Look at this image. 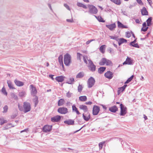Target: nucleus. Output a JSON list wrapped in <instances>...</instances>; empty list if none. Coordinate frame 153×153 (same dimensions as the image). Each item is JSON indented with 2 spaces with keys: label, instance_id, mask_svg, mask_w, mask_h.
Instances as JSON below:
<instances>
[{
  "label": "nucleus",
  "instance_id": "4c0bfd02",
  "mask_svg": "<svg viewBox=\"0 0 153 153\" xmlns=\"http://www.w3.org/2000/svg\"><path fill=\"white\" fill-rule=\"evenodd\" d=\"M111 1L114 3L120 5L121 4L120 0H110Z\"/></svg>",
  "mask_w": 153,
  "mask_h": 153
},
{
  "label": "nucleus",
  "instance_id": "f704fd0d",
  "mask_svg": "<svg viewBox=\"0 0 153 153\" xmlns=\"http://www.w3.org/2000/svg\"><path fill=\"white\" fill-rule=\"evenodd\" d=\"M1 91L2 93L4 95L7 96V92L6 91V89L4 87H3L1 90Z\"/></svg>",
  "mask_w": 153,
  "mask_h": 153
},
{
  "label": "nucleus",
  "instance_id": "7c9ffc66",
  "mask_svg": "<svg viewBox=\"0 0 153 153\" xmlns=\"http://www.w3.org/2000/svg\"><path fill=\"white\" fill-rule=\"evenodd\" d=\"M34 98L33 99V100L35 103V107H36L38 103V97L36 95L34 96Z\"/></svg>",
  "mask_w": 153,
  "mask_h": 153
},
{
  "label": "nucleus",
  "instance_id": "774afa93",
  "mask_svg": "<svg viewBox=\"0 0 153 153\" xmlns=\"http://www.w3.org/2000/svg\"><path fill=\"white\" fill-rule=\"evenodd\" d=\"M83 8H85V9H87V7L86 6V5H84V4H83V5H82V7Z\"/></svg>",
  "mask_w": 153,
  "mask_h": 153
},
{
  "label": "nucleus",
  "instance_id": "b1692460",
  "mask_svg": "<svg viewBox=\"0 0 153 153\" xmlns=\"http://www.w3.org/2000/svg\"><path fill=\"white\" fill-rule=\"evenodd\" d=\"M80 109L82 110L85 112H86L88 111V108L86 106L83 105H81L79 106Z\"/></svg>",
  "mask_w": 153,
  "mask_h": 153
},
{
  "label": "nucleus",
  "instance_id": "cd10ccee",
  "mask_svg": "<svg viewBox=\"0 0 153 153\" xmlns=\"http://www.w3.org/2000/svg\"><path fill=\"white\" fill-rule=\"evenodd\" d=\"M84 73L83 72H81L79 73L76 76V78H81L84 76Z\"/></svg>",
  "mask_w": 153,
  "mask_h": 153
},
{
  "label": "nucleus",
  "instance_id": "4be33fe9",
  "mask_svg": "<svg viewBox=\"0 0 153 153\" xmlns=\"http://www.w3.org/2000/svg\"><path fill=\"white\" fill-rule=\"evenodd\" d=\"M118 42L119 45H120L121 44L127 42V41L126 39L123 38H120L118 39Z\"/></svg>",
  "mask_w": 153,
  "mask_h": 153
},
{
  "label": "nucleus",
  "instance_id": "c03bdc74",
  "mask_svg": "<svg viewBox=\"0 0 153 153\" xmlns=\"http://www.w3.org/2000/svg\"><path fill=\"white\" fill-rule=\"evenodd\" d=\"M83 87L81 85L79 84L78 87V91L79 92H81L82 90Z\"/></svg>",
  "mask_w": 153,
  "mask_h": 153
},
{
  "label": "nucleus",
  "instance_id": "39448f33",
  "mask_svg": "<svg viewBox=\"0 0 153 153\" xmlns=\"http://www.w3.org/2000/svg\"><path fill=\"white\" fill-rule=\"evenodd\" d=\"M95 82L94 79L91 77L87 81V85L88 88H91L94 85Z\"/></svg>",
  "mask_w": 153,
  "mask_h": 153
},
{
  "label": "nucleus",
  "instance_id": "5fc2aeb1",
  "mask_svg": "<svg viewBox=\"0 0 153 153\" xmlns=\"http://www.w3.org/2000/svg\"><path fill=\"white\" fill-rule=\"evenodd\" d=\"M132 46L136 48H139V46L136 43L134 44H130Z\"/></svg>",
  "mask_w": 153,
  "mask_h": 153
},
{
  "label": "nucleus",
  "instance_id": "a211bd4d",
  "mask_svg": "<svg viewBox=\"0 0 153 153\" xmlns=\"http://www.w3.org/2000/svg\"><path fill=\"white\" fill-rule=\"evenodd\" d=\"M64 123L68 125H73L74 124V121L73 120L69 119L65 121Z\"/></svg>",
  "mask_w": 153,
  "mask_h": 153
},
{
  "label": "nucleus",
  "instance_id": "20e7f679",
  "mask_svg": "<svg viewBox=\"0 0 153 153\" xmlns=\"http://www.w3.org/2000/svg\"><path fill=\"white\" fill-rule=\"evenodd\" d=\"M89 9V12L92 14H96L98 11L97 8L93 5H88Z\"/></svg>",
  "mask_w": 153,
  "mask_h": 153
},
{
  "label": "nucleus",
  "instance_id": "0eeeda50",
  "mask_svg": "<svg viewBox=\"0 0 153 153\" xmlns=\"http://www.w3.org/2000/svg\"><path fill=\"white\" fill-rule=\"evenodd\" d=\"M30 88L31 95L33 96H36L37 92L36 88L33 85H31Z\"/></svg>",
  "mask_w": 153,
  "mask_h": 153
},
{
  "label": "nucleus",
  "instance_id": "8fccbe9b",
  "mask_svg": "<svg viewBox=\"0 0 153 153\" xmlns=\"http://www.w3.org/2000/svg\"><path fill=\"white\" fill-rule=\"evenodd\" d=\"M72 93H70L69 91H68L67 94H66V96L67 97L69 98L72 95Z\"/></svg>",
  "mask_w": 153,
  "mask_h": 153
},
{
  "label": "nucleus",
  "instance_id": "bb28decb",
  "mask_svg": "<svg viewBox=\"0 0 153 153\" xmlns=\"http://www.w3.org/2000/svg\"><path fill=\"white\" fill-rule=\"evenodd\" d=\"M7 82L8 84V86L10 89H14L15 88H14L13 87V86L12 82L10 80L7 81Z\"/></svg>",
  "mask_w": 153,
  "mask_h": 153
},
{
  "label": "nucleus",
  "instance_id": "4468645a",
  "mask_svg": "<svg viewBox=\"0 0 153 153\" xmlns=\"http://www.w3.org/2000/svg\"><path fill=\"white\" fill-rule=\"evenodd\" d=\"M61 119V117L57 115L51 118V121L53 122H58Z\"/></svg>",
  "mask_w": 153,
  "mask_h": 153
},
{
  "label": "nucleus",
  "instance_id": "7ed1b4c3",
  "mask_svg": "<svg viewBox=\"0 0 153 153\" xmlns=\"http://www.w3.org/2000/svg\"><path fill=\"white\" fill-rule=\"evenodd\" d=\"M120 116H124L127 113V108L126 106L123 105L122 104L120 105Z\"/></svg>",
  "mask_w": 153,
  "mask_h": 153
},
{
  "label": "nucleus",
  "instance_id": "ddd939ff",
  "mask_svg": "<svg viewBox=\"0 0 153 153\" xmlns=\"http://www.w3.org/2000/svg\"><path fill=\"white\" fill-rule=\"evenodd\" d=\"M104 75L106 78L111 79L113 77V74L111 72L108 71Z\"/></svg>",
  "mask_w": 153,
  "mask_h": 153
},
{
  "label": "nucleus",
  "instance_id": "69168bd1",
  "mask_svg": "<svg viewBox=\"0 0 153 153\" xmlns=\"http://www.w3.org/2000/svg\"><path fill=\"white\" fill-rule=\"evenodd\" d=\"M8 126H12V124L11 123H9L7 124V128H6V129H8Z\"/></svg>",
  "mask_w": 153,
  "mask_h": 153
},
{
  "label": "nucleus",
  "instance_id": "680f3d73",
  "mask_svg": "<svg viewBox=\"0 0 153 153\" xmlns=\"http://www.w3.org/2000/svg\"><path fill=\"white\" fill-rule=\"evenodd\" d=\"M85 104L87 105H91L92 104V102L90 101L86 102H85Z\"/></svg>",
  "mask_w": 153,
  "mask_h": 153
},
{
  "label": "nucleus",
  "instance_id": "ea45409f",
  "mask_svg": "<svg viewBox=\"0 0 153 153\" xmlns=\"http://www.w3.org/2000/svg\"><path fill=\"white\" fill-rule=\"evenodd\" d=\"M124 90V89L122 87L118 88L117 91L118 95H119L121 93L123 92Z\"/></svg>",
  "mask_w": 153,
  "mask_h": 153
},
{
  "label": "nucleus",
  "instance_id": "f03ea898",
  "mask_svg": "<svg viewBox=\"0 0 153 153\" xmlns=\"http://www.w3.org/2000/svg\"><path fill=\"white\" fill-rule=\"evenodd\" d=\"M99 64L101 65H105L107 66H111L112 65V63L111 60L105 58H103L100 61Z\"/></svg>",
  "mask_w": 153,
  "mask_h": 153
},
{
  "label": "nucleus",
  "instance_id": "58836bf2",
  "mask_svg": "<svg viewBox=\"0 0 153 153\" xmlns=\"http://www.w3.org/2000/svg\"><path fill=\"white\" fill-rule=\"evenodd\" d=\"M152 19L151 17L149 18L146 20L148 26H149L151 25Z\"/></svg>",
  "mask_w": 153,
  "mask_h": 153
},
{
  "label": "nucleus",
  "instance_id": "f8f14e48",
  "mask_svg": "<svg viewBox=\"0 0 153 153\" xmlns=\"http://www.w3.org/2000/svg\"><path fill=\"white\" fill-rule=\"evenodd\" d=\"M133 60L131 58L127 57L126 61L123 63V65L128 64L129 65H132L133 64Z\"/></svg>",
  "mask_w": 153,
  "mask_h": 153
},
{
  "label": "nucleus",
  "instance_id": "5701e85b",
  "mask_svg": "<svg viewBox=\"0 0 153 153\" xmlns=\"http://www.w3.org/2000/svg\"><path fill=\"white\" fill-rule=\"evenodd\" d=\"M142 14L143 15H148V12L145 7H143V9L141 10Z\"/></svg>",
  "mask_w": 153,
  "mask_h": 153
},
{
  "label": "nucleus",
  "instance_id": "473e14b6",
  "mask_svg": "<svg viewBox=\"0 0 153 153\" xmlns=\"http://www.w3.org/2000/svg\"><path fill=\"white\" fill-rule=\"evenodd\" d=\"M65 102V100L64 99H61L59 100L58 103V105L59 106H60L62 105Z\"/></svg>",
  "mask_w": 153,
  "mask_h": 153
},
{
  "label": "nucleus",
  "instance_id": "9b49d317",
  "mask_svg": "<svg viewBox=\"0 0 153 153\" xmlns=\"http://www.w3.org/2000/svg\"><path fill=\"white\" fill-rule=\"evenodd\" d=\"M52 126L46 125L43 128V131L45 132H47L51 131L52 129Z\"/></svg>",
  "mask_w": 153,
  "mask_h": 153
},
{
  "label": "nucleus",
  "instance_id": "6e6552de",
  "mask_svg": "<svg viewBox=\"0 0 153 153\" xmlns=\"http://www.w3.org/2000/svg\"><path fill=\"white\" fill-rule=\"evenodd\" d=\"M58 112L61 114H65L68 113V109L64 107L59 108L58 109Z\"/></svg>",
  "mask_w": 153,
  "mask_h": 153
},
{
  "label": "nucleus",
  "instance_id": "de8ad7c7",
  "mask_svg": "<svg viewBox=\"0 0 153 153\" xmlns=\"http://www.w3.org/2000/svg\"><path fill=\"white\" fill-rule=\"evenodd\" d=\"M83 59L84 62L86 63L87 64V60L88 61V57L86 56H83ZM89 60H90V59Z\"/></svg>",
  "mask_w": 153,
  "mask_h": 153
},
{
  "label": "nucleus",
  "instance_id": "13d9d810",
  "mask_svg": "<svg viewBox=\"0 0 153 153\" xmlns=\"http://www.w3.org/2000/svg\"><path fill=\"white\" fill-rule=\"evenodd\" d=\"M108 51H109V53H113V50L111 48H110L108 50Z\"/></svg>",
  "mask_w": 153,
  "mask_h": 153
},
{
  "label": "nucleus",
  "instance_id": "1a4fd4ad",
  "mask_svg": "<svg viewBox=\"0 0 153 153\" xmlns=\"http://www.w3.org/2000/svg\"><path fill=\"white\" fill-rule=\"evenodd\" d=\"M88 66L91 71H94L95 70L96 66L93 62L90 60H88Z\"/></svg>",
  "mask_w": 153,
  "mask_h": 153
},
{
  "label": "nucleus",
  "instance_id": "aec40b11",
  "mask_svg": "<svg viewBox=\"0 0 153 153\" xmlns=\"http://www.w3.org/2000/svg\"><path fill=\"white\" fill-rule=\"evenodd\" d=\"M14 82L16 85L18 86H22L24 84L23 82L19 81H18L17 79L15 80Z\"/></svg>",
  "mask_w": 153,
  "mask_h": 153
},
{
  "label": "nucleus",
  "instance_id": "2f4dec72",
  "mask_svg": "<svg viewBox=\"0 0 153 153\" xmlns=\"http://www.w3.org/2000/svg\"><path fill=\"white\" fill-rule=\"evenodd\" d=\"M105 69L106 68L105 67H100L98 69V72L100 74H102L105 71Z\"/></svg>",
  "mask_w": 153,
  "mask_h": 153
},
{
  "label": "nucleus",
  "instance_id": "e433bc0d",
  "mask_svg": "<svg viewBox=\"0 0 153 153\" xmlns=\"http://www.w3.org/2000/svg\"><path fill=\"white\" fill-rule=\"evenodd\" d=\"M26 95V93L25 91H22L19 92V95L20 97H24Z\"/></svg>",
  "mask_w": 153,
  "mask_h": 153
},
{
  "label": "nucleus",
  "instance_id": "338daca9",
  "mask_svg": "<svg viewBox=\"0 0 153 153\" xmlns=\"http://www.w3.org/2000/svg\"><path fill=\"white\" fill-rule=\"evenodd\" d=\"M136 39H135L131 43V44H134L136 43Z\"/></svg>",
  "mask_w": 153,
  "mask_h": 153
},
{
  "label": "nucleus",
  "instance_id": "0e129e2a",
  "mask_svg": "<svg viewBox=\"0 0 153 153\" xmlns=\"http://www.w3.org/2000/svg\"><path fill=\"white\" fill-rule=\"evenodd\" d=\"M49 77L51 78L52 80H54V79L53 78V75H49Z\"/></svg>",
  "mask_w": 153,
  "mask_h": 153
},
{
  "label": "nucleus",
  "instance_id": "f3484780",
  "mask_svg": "<svg viewBox=\"0 0 153 153\" xmlns=\"http://www.w3.org/2000/svg\"><path fill=\"white\" fill-rule=\"evenodd\" d=\"M106 27L111 30H113L116 27V25L113 23L109 25H106Z\"/></svg>",
  "mask_w": 153,
  "mask_h": 153
},
{
  "label": "nucleus",
  "instance_id": "dca6fc26",
  "mask_svg": "<svg viewBox=\"0 0 153 153\" xmlns=\"http://www.w3.org/2000/svg\"><path fill=\"white\" fill-rule=\"evenodd\" d=\"M65 78L64 76H56L55 79L58 82H62L64 80Z\"/></svg>",
  "mask_w": 153,
  "mask_h": 153
},
{
  "label": "nucleus",
  "instance_id": "c85d7f7f",
  "mask_svg": "<svg viewBox=\"0 0 153 153\" xmlns=\"http://www.w3.org/2000/svg\"><path fill=\"white\" fill-rule=\"evenodd\" d=\"M148 28V27L146 26V22H144L143 24V27L141 29V30L144 32H145L147 30Z\"/></svg>",
  "mask_w": 153,
  "mask_h": 153
},
{
  "label": "nucleus",
  "instance_id": "412c9836",
  "mask_svg": "<svg viewBox=\"0 0 153 153\" xmlns=\"http://www.w3.org/2000/svg\"><path fill=\"white\" fill-rule=\"evenodd\" d=\"M109 110L111 112L115 113L117 111L118 108L116 106L114 105L110 107L109 108Z\"/></svg>",
  "mask_w": 153,
  "mask_h": 153
},
{
  "label": "nucleus",
  "instance_id": "c9c22d12",
  "mask_svg": "<svg viewBox=\"0 0 153 153\" xmlns=\"http://www.w3.org/2000/svg\"><path fill=\"white\" fill-rule=\"evenodd\" d=\"M79 100L81 101H85L87 100V97L85 96H80L79 97Z\"/></svg>",
  "mask_w": 153,
  "mask_h": 153
},
{
  "label": "nucleus",
  "instance_id": "bf43d9fd",
  "mask_svg": "<svg viewBox=\"0 0 153 153\" xmlns=\"http://www.w3.org/2000/svg\"><path fill=\"white\" fill-rule=\"evenodd\" d=\"M66 21L67 22H73V20L72 19H67Z\"/></svg>",
  "mask_w": 153,
  "mask_h": 153
},
{
  "label": "nucleus",
  "instance_id": "423d86ee",
  "mask_svg": "<svg viewBox=\"0 0 153 153\" xmlns=\"http://www.w3.org/2000/svg\"><path fill=\"white\" fill-rule=\"evenodd\" d=\"M23 107L24 108V111L25 113H26L30 111V103L25 102L24 103Z\"/></svg>",
  "mask_w": 153,
  "mask_h": 153
},
{
  "label": "nucleus",
  "instance_id": "79ce46f5",
  "mask_svg": "<svg viewBox=\"0 0 153 153\" xmlns=\"http://www.w3.org/2000/svg\"><path fill=\"white\" fill-rule=\"evenodd\" d=\"M109 37L111 39H114L117 41H118L119 39L118 38V37L116 36H110Z\"/></svg>",
  "mask_w": 153,
  "mask_h": 153
},
{
  "label": "nucleus",
  "instance_id": "a19ab883",
  "mask_svg": "<svg viewBox=\"0 0 153 153\" xmlns=\"http://www.w3.org/2000/svg\"><path fill=\"white\" fill-rule=\"evenodd\" d=\"M95 16L97 18V19L99 22H105V21L103 20L102 18L101 17L99 16L98 17H97L96 16Z\"/></svg>",
  "mask_w": 153,
  "mask_h": 153
},
{
  "label": "nucleus",
  "instance_id": "37998d69",
  "mask_svg": "<svg viewBox=\"0 0 153 153\" xmlns=\"http://www.w3.org/2000/svg\"><path fill=\"white\" fill-rule=\"evenodd\" d=\"M134 77V76L132 75L131 76L130 78H128V79L126 80V81L125 82V84H127L129 82H130L132 79H133V78Z\"/></svg>",
  "mask_w": 153,
  "mask_h": 153
},
{
  "label": "nucleus",
  "instance_id": "e2e57ef3",
  "mask_svg": "<svg viewBox=\"0 0 153 153\" xmlns=\"http://www.w3.org/2000/svg\"><path fill=\"white\" fill-rule=\"evenodd\" d=\"M149 4L151 6L152 4V2L151 0H147Z\"/></svg>",
  "mask_w": 153,
  "mask_h": 153
},
{
  "label": "nucleus",
  "instance_id": "a18cd8bd",
  "mask_svg": "<svg viewBox=\"0 0 153 153\" xmlns=\"http://www.w3.org/2000/svg\"><path fill=\"white\" fill-rule=\"evenodd\" d=\"M8 109V107L7 105H5L3 107V113H4L7 112V111Z\"/></svg>",
  "mask_w": 153,
  "mask_h": 153
},
{
  "label": "nucleus",
  "instance_id": "9d476101",
  "mask_svg": "<svg viewBox=\"0 0 153 153\" xmlns=\"http://www.w3.org/2000/svg\"><path fill=\"white\" fill-rule=\"evenodd\" d=\"M100 109L99 107L94 105L93 109V114L94 115H97L99 113Z\"/></svg>",
  "mask_w": 153,
  "mask_h": 153
},
{
  "label": "nucleus",
  "instance_id": "49530a36",
  "mask_svg": "<svg viewBox=\"0 0 153 153\" xmlns=\"http://www.w3.org/2000/svg\"><path fill=\"white\" fill-rule=\"evenodd\" d=\"M82 56V55L79 53H77V59L78 60H81V57Z\"/></svg>",
  "mask_w": 153,
  "mask_h": 153
},
{
  "label": "nucleus",
  "instance_id": "2eb2a0df",
  "mask_svg": "<svg viewBox=\"0 0 153 153\" xmlns=\"http://www.w3.org/2000/svg\"><path fill=\"white\" fill-rule=\"evenodd\" d=\"M82 117L85 120L88 121L90 118V114L88 112L85 114H82Z\"/></svg>",
  "mask_w": 153,
  "mask_h": 153
},
{
  "label": "nucleus",
  "instance_id": "052dcab7",
  "mask_svg": "<svg viewBox=\"0 0 153 153\" xmlns=\"http://www.w3.org/2000/svg\"><path fill=\"white\" fill-rule=\"evenodd\" d=\"M141 21L139 19H136L135 20V22L137 23H140V22Z\"/></svg>",
  "mask_w": 153,
  "mask_h": 153
},
{
  "label": "nucleus",
  "instance_id": "c756f323",
  "mask_svg": "<svg viewBox=\"0 0 153 153\" xmlns=\"http://www.w3.org/2000/svg\"><path fill=\"white\" fill-rule=\"evenodd\" d=\"M106 47V46L105 45H102L100 47V51L102 53H105Z\"/></svg>",
  "mask_w": 153,
  "mask_h": 153
},
{
  "label": "nucleus",
  "instance_id": "6e6d98bb",
  "mask_svg": "<svg viewBox=\"0 0 153 153\" xmlns=\"http://www.w3.org/2000/svg\"><path fill=\"white\" fill-rule=\"evenodd\" d=\"M95 40V39H91V40H88L86 42V44H87V45H88L91 42L93 41H94Z\"/></svg>",
  "mask_w": 153,
  "mask_h": 153
},
{
  "label": "nucleus",
  "instance_id": "72a5a7b5",
  "mask_svg": "<svg viewBox=\"0 0 153 153\" xmlns=\"http://www.w3.org/2000/svg\"><path fill=\"white\" fill-rule=\"evenodd\" d=\"M72 107L73 111H75L77 114H80L79 112L78 111L77 108L76 107L75 105H73Z\"/></svg>",
  "mask_w": 153,
  "mask_h": 153
},
{
  "label": "nucleus",
  "instance_id": "6ab92c4d",
  "mask_svg": "<svg viewBox=\"0 0 153 153\" xmlns=\"http://www.w3.org/2000/svg\"><path fill=\"white\" fill-rule=\"evenodd\" d=\"M59 62L61 66H62V68H64V65L63 62V56L62 55L59 56L58 58Z\"/></svg>",
  "mask_w": 153,
  "mask_h": 153
},
{
  "label": "nucleus",
  "instance_id": "4d7b16f0",
  "mask_svg": "<svg viewBox=\"0 0 153 153\" xmlns=\"http://www.w3.org/2000/svg\"><path fill=\"white\" fill-rule=\"evenodd\" d=\"M83 4L79 3V2H77V5L79 7H82Z\"/></svg>",
  "mask_w": 153,
  "mask_h": 153
},
{
  "label": "nucleus",
  "instance_id": "a878e982",
  "mask_svg": "<svg viewBox=\"0 0 153 153\" xmlns=\"http://www.w3.org/2000/svg\"><path fill=\"white\" fill-rule=\"evenodd\" d=\"M74 82V79L73 77L70 78L66 82V83L70 84H73Z\"/></svg>",
  "mask_w": 153,
  "mask_h": 153
},
{
  "label": "nucleus",
  "instance_id": "3c124183",
  "mask_svg": "<svg viewBox=\"0 0 153 153\" xmlns=\"http://www.w3.org/2000/svg\"><path fill=\"white\" fill-rule=\"evenodd\" d=\"M104 143V142H103L100 143H99V146L100 149H102L103 145Z\"/></svg>",
  "mask_w": 153,
  "mask_h": 153
},
{
  "label": "nucleus",
  "instance_id": "09e8293b",
  "mask_svg": "<svg viewBox=\"0 0 153 153\" xmlns=\"http://www.w3.org/2000/svg\"><path fill=\"white\" fill-rule=\"evenodd\" d=\"M117 24L119 28H122V27L123 26V25L119 21L117 22Z\"/></svg>",
  "mask_w": 153,
  "mask_h": 153
},
{
  "label": "nucleus",
  "instance_id": "393cba45",
  "mask_svg": "<svg viewBox=\"0 0 153 153\" xmlns=\"http://www.w3.org/2000/svg\"><path fill=\"white\" fill-rule=\"evenodd\" d=\"M7 122V121L3 117H0V124L1 125H2L6 123Z\"/></svg>",
  "mask_w": 153,
  "mask_h": 153
},
{
  "label": "nucleus",
  "instance_id": "f257e3e1",
  "mask_svg": "<svg viewBox=\"0 0 153 153\" xmlns=\"http://www.w3.org/2000/svg\"><path fill=\"white\" fill-rule=\"evenodd\" d=\"M64 63L67 66H69L71 63V56L68 53H66L64 56Z\"/></svg>",
  "mask_w": 153,
  "mask_h": 153
},
{
  "label": "nucleus",
  "instance_id": "603ef678",
  "mask_svg": "<svg viewBox=\"0 0 153 153\" xmlns=\"http://www.w3.org/2000/svg\"><path fill=\"white\" fill-rule=\"evenodd\" d=\"M131 34L129 32L126 33V36L128 38H129L131 36Z\"/></svg>",
  "mask_w": 153,
  "mask_h": 153
},
{
  "label": "nucleus",
  "instance_id": "864d4df0",
  "mask_svg": "<svg viewBox=\"0 0 153 153\" xmlns=\"http://www.w3.org/2000/svg\"><path fill=\"white\" fill-rule=\"evenodd\" d=\"M64 5L68 10H70V9L69 7L67 4H64Z\"/></svg>",
  "mask_w": 153,
  "mask_h": 153
}]
</instances>
